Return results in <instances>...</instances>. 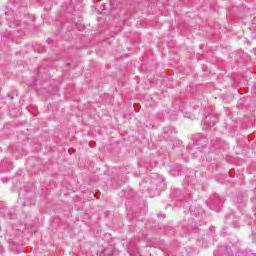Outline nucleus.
<instances>
[{"instance_id":"obj_1","label":"nucleus","mask_w":256,"mask_h":256,"mask_svg":"<svg viewBox=\"0 0 256 256\" xmlns=\"http://www.w3.org/2000/svg\"><path fill=\"white\" fill-rule=\"evenodd\" d=\"M51 41H53V40H51V38L47 39V43H51Z\"/></svg>"}]
</instances>
